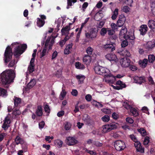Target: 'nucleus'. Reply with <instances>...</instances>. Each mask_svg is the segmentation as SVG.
Masks as SVG:
<instances>
[{
	"label": "nucleus",
	"mask_w": 155,
	"mask_h": 155,
	"mask_svg": "<svg viewBox=\"0 0 155 155\" xmlns=\"http://www.w3.org/2000/svg\"><path fill=\"white\" fill-rule=\"evenodd\" d=\"M94 70L96 73L104 76V80L106 82L109 84H113L114 82L115 78L111 74H108L107 72H109V70L105 68L100 66H97L95 67Z\"/></svg>",
	"instance_id": "nucleus-1"
},
{
	"label": "nucleus",
	"mask_w": 155,
	"mask_h": 155,
	"mask_svg": "<svg viewBox=\"0 0 155 155\" xmlns=\"http://www.w3.org/2000/svg\"><path fill=\"white\" fill-rule=\"evenodd\" d=\"M15 74L12 69L6 70L1 74V81L2 84L6 85L13 82Z\"/></svg>",
	"instance_id": "nucleus-2"
},
{
	"label": "nucleus",
	"mask_w": 155,
	"mask_h": 155,
	"mask_svg": "<svg viewBox=\"0 0 155 155\" xmlns=\"http://www.w3.org/2000/svg\"><path fill=\"white\" fill-rule=\"evenodd\" d=\"M13 53L12 48L10 46H8L5 49L4 54V60L5 63H7L10 61L8 66L12 67L15 64V60L11 61L12 58Z\"/></svg>",
	"instance_id": "nucleus-3"
},
{
	"label": "nucleus",
	"mask_w": 155,
	"mask_h": 155,
	"mask_svg": "<svg viewBox=\"0 0 155 155\" xmlns=\"http://www.w3.org/2000/svg\"><path fill=\"white\" fill-rule=\"evenodd\" d=\"M127 28L122 27L119 33V38L122 40V39L124 38L126 39L134 40L135 39L134 34L127 35Z\"/></svg>",
	"instance_id": "nucleus-4"
},
{
	"label": "nucleus",
	"mask_w": 155,
	"mask_h": 155,
	"mask_svg": "<svg viewBox=\"0 0 155 155\" xmlns=\"http://www.w3.org/2000/svg\"><path fill=\"white\" fill-rule=\"evenodd\" d=\"M27 48V45L25 44H23L21 46L18 45L14 48V51L13 52L14 55L17 58L25 52Z\"/></svg>",
	"instance_id": "nucleus-5"
},
{
	"label": "nucleus",
	"mask_w": 155,
	"mask_h": 155,
	"mask_svg": "<svg viewBox=\"0 0 155 155\" xmlns=\"http://www.w3.org/2000/svg\"><path fill=\"white\" fill-rule=\"evenodd\" d=\"M114 145L115 149L119 151L124 150L126 147L124 142L120 140L115 141L114 142Z\"/></svg>",
	"instance_id": "nucleus-6"
},
{
	"label": "nucleus",
	"mask_w": 155,
	"mask_h": 155,
	"mask_svg": "<svg viewBox=\"0 0 155 155\" xmlns=\"http://www.w3.org/2000/svg\"><path fill=\"white\" fill-rule=\"evenodd\" d=\"M97 34V31L96 29L91 30L89 32H86L85 34L86 37L88 39H93L96 38Z\"/></svg>",
	"instance_id": "nucleus-7"
},
{
	"label": "nucleus",
	"mask_w": 155,
	"mask_h": 155,
	"mask_svg": "<svg viewBox=\"0 0 155 155\" xmlns=\"http://www.w3.org/2000/svg\"><path fill=\"white\" fill-rule=\"evenodd\" d=\"M116 44L114 42H110L103 46L104 48L109 51H113L115 49Z\"/></svg>",
	"instance_id": "nucleus-8"
},
{
	"label": "nucleus",
	"mask_w": 155,
	"mask_h": 155,
	"mask_svg": "<svg viewBox=\"0 0 155 155\" xmlns=\"http://www.w3.org/2000/svg\"><path fill=\"white\" fill-rule=\"evenodd\" d=\"M116 84L118 86H115L112 85L111 86L115 90H122L123 88H125L126 87V84L121 81H118L116 83Z\"/></svg>",
	"instance_id": "nucleus-9"
},
{
	"label": "nucleus",
	"mask_w": 155,
	"mask_h": 155,
	"mask_svg": "<svg viewBox=\"0 0 155 155\" xmlns=\"http://www.w3.org/2000/svg\"><path fill=\"white\" fill-rule=\"evenodd\" d=\"M134 82L137 84H141L145 81V78L144 77H139L138 76H135L133 78Z\"/></svg>",
	"instance_id": "nucleus-10"
},
{
	"label": "nucleus",
	"mask_w": 155,
	"mask_h": 155,
	"mask_svg": "<svg viewBox=\"0 0 155 155\" xmlns=\"http://www.w3.org/2000/svg\"><path fill=\"white\" fill-rule=\"evenodd\" d=\"M11 122L10 118L8 116H7L5 118L4 123L2 127L4 129H7L9 126V124Z\"/></svg>",
	"instance_id": "nucleus-11"
},
{
	"label": "nucleus",
	"mask_w": 155,
	"mask_h": 155,
	"mask_svg": "<svg viewBox=\"0 0 155 155\" xmlns=\"http://www.w3.org/2000/svg\"><path fill=\"white\" fill-rule=\"evenodd\" d=\"M122 62L121 65L122 67L127 68L130 65V59L127 58H124L122 59Z\"/></svg>",
	"instance_id": "nucleus-12"
},
{
	"label": "nucleus",
	"mask_w": 155,
	"mask_h": 155,
	"mask_svg": "<svg viewBox=\"0 0 155 155\" xmlns=\"http://www.w3.org/2000/svg\"><path fill=\"white\" fill-rule=\"evenodd\" d=\"M139 31L141 35H144L146 34L148 30V27L146 25H143L140 27Z\"/></svg>",
	"instance_id": "nucleus-13"
},
{
	"label": "nucleus",
	"mask_w": 155,
	"mask_h": 155,
	"mask_svg": "<svg viewBox=\"0 0 155 155\" xmlns=\"http://www.w3.org/2000/svg\"><path fill=\"white\" fill-rule=\"evenodd\" d=\"M91 56L89 55L85 54L83 58V62L86 65H89L91 62Z\"/></svg>",
	"instance_id": "nucleus-14"
},
{
	"label": "nucleus",
	"mask_w": 155,
	"mask_h": 155,
	"mask_svg": "<svg viewBox=\"0 0 155 155\" xmlns=\"http://www.w3.org/2000/svg\"><path fill=\"white\" fill-rule=\"evenodd\" d=\"M77 140L73 137H68L66 140V143L68 145H73L77 143Z\"/></svg>",
	"instance_id": "nucleus-15"
},
{
	"label": "nucleus",
	"mask_w": 155,
	"mask_h": 155,
	"mask_svg": "<svg viewBox=\"0 0 155 155\" xmlns=\"http://www.w3.org/2000/svg\"><path fill=\"white\" fill-rule=\"evenodd\" d=\"M106 58L110 61H116L117 60V58L116 56L112 54H108L105 56Z\"/></svg>",
	"instance_id": "nucleus-16"
},
{
	"label": "nucleus",
	"mask_w": 155,
	"mask_h": 155,
	"mask_svg": "<svg viewBox=\"0 0 155 155\" xmlns=\"http://www.w3.org/2000/svg\"><path fill=\"white\" fill-rule=\"evenodd\" d=\"M36 84V80L34 79H31L27 84V88L28 89H30L32 88Z\"/></svg>",
	"instance_id": "nucleus-17"
},
{
	"label": "nucleus",
	"mask_w": 155,
	"mask_h": 155,
	"mask_svg": "<svg viewBox=\"0 0 155 155\" xmlns=\"http://www.w3.org/2000/svg\"><path fill=\"white\" fill-rule=\"evenodd\" d=\"M148 62V60L146 59H144L143 60H140L139 64L140 67L142 68H145L147 66Z\"/></svg>",
	"instance_id": "nucleus-18"
},
{
	"label": "nucleus",
	"mask_w": 155,
	"mask_h": 155,
	"mask_svg": "<svg viewBox=\"0 0 155 155\" xmlns=\"http://www.w3.org/2000/svg\"><path fill=\"white\" fill-rule=\"evenodd\" d=\"M71 28L69 26H66L65 27L62 28L61 30V31L62 35H65V32H67L69 34V31L70 30Z\"/></svg>",
	"instance_id": "nucleus-19"
},
{
	"label": "nucleus",
	"mask_w": 155,
	"mask_h": 155,
	"mask_svg": "<svg viewBox=\"0 0 155 155\" xmlns=\"http://www.w3.org/2000/svg\"><path fill=\"white\" fill-rule=\"evenodd\" d=\"M15 141L16 145H18L20 144L21 145L23 144L24 143V141L21 138L18 136H17L15 138Z\"/></svg>",
	"instance_id": "nucleus-20"
},
{
	"label": "nucleus",
	"mask_w": 155,
	"mask_h": 155,
	"mask_svg": "<svg viewBox=\"0 0 155 155\" xmlns=\"http://www.w3.org/2000/svg\"><path fill=\"white\" fill-rule=\"evenodd\" d=\"M36 113L37 116L41 117L42 116L43 114L42 111V107L41 105H39L37 107V109L36 110Z\"/></svg>",
	"instance_id": "nucleus-21"
},
{
	"label": "nucleus",
	"mask_w": 155,
	"mask_h": 155,
	"mask_svg": "<svg viewBox=\"0 0 155 155\" xmlns=\"http://www.w3.org/2000/svg\"><path fill=\"white\" fill-rule=\"evenodd\" d=\"M148 25L149 28L151 29H155V21L153 20H149L148 22Z\"/></svg>",
	"instance_id": "nucleus-22"
},
{
	"label": "nucleus",
	"mask_w": 155,
	"mask_h": 155,
	"mask_svg": "<svg viewBox=\"0 0 155 155\" xmlns=\"http://www.w3.org/2000/svg\"><path fill=\"white\" fill-rule=\"evenodd\" d=\"M75 65L76 68L78 69L83 70L85 68L84 65L79 62L78 61L75 62Z\"/></svg>",
	"instance_id": "nucleus-23"
},
{
	"label": "nucleus",
	"mask_w": 155,
	"mask_h": 155,
	"mask_svg": "<svg viewBox=\"0 0 155 155\" xmlns=\"http://www.w3.org/2000/svg\"><path fill=\"white\" fill-rule=\"evenodd\" d=\"M45 23V21L44 20H42L41 18H38L37 19V25L39 27H42Z\"/></svg>",
	"instance_id": "nucleus-24"
},
{
	"label": "nucleus",
	"mask_w": 155,
	"mask_h": 155,
	"mask_svg": "<svg viewBox=\"0 0 155 155\" xmlns=\"http://www.w3.org/2000/svg\"><path fill=\"white\" fill-rule=\"evenodd\" d=\"M124 18H121L119 17V19L117 22V24L118 27H121L122 26L124 23Z\"/></svg>",
	"instance_id": "nucleus-25"
},
{
	"label": "nucleus",
	"mask_w": 155,
	"mask_h": 155,
	"mask_svg": "<svg viewBox=\"0 0 155 155\" xmlns=\"http://www.w3.org/2000/svg\"><path fill=\"white\" fill-rule=\"evenodd\" d=\"M14 100V106L17 107L19 104L21 103V99L19 97H15Z\"/></svg>",
	"instance_id": "nucleus-26"
},
{
	"label": "nucleus",
	"mask_w": 155,
	"mask_h": 155,
	"mask_svg": "<svg viewBox=\"0 0 155 155\" xmlns=\"http://www.w3.org/2000/svg\"><path fill=\"white\" fill-rule=\"evenodd\" d=\"M110 131V129L108 124H106L103 127L102 133H106Z\"/></svg>",
	"instance_id": "nucleus-27"
},
{
	"label": "nucleus",
	"mask_w": 155,
	"mask_h": 155,
	"mask_svg": "<svg viewBox=\"0 0 155 155\" xmlns=\"http://www.w3.org/2000/svg\"><path fill=\"white\" fill-rule=\"evenodd\" d=\"M47 48H44L43 49L42 52L40 53V58H41L45 56L46 54L48 53V51L49 50H48V51Z\"/></svg>",
	"instance_id": "nucleus-28"
},
{
	"label": "nucleus",
	"mask_w": 155,
	"mask_h": 155,
	"mask_svg": "<svg viewBox=\"0 0 155 155\" xmlns=\"http://www.w3.org/2000/svg\"><path fill=\"white\" fill-rule=\"evenodd\" d=\"M118 14V10L117 8L115 9L113 12V14L111 16V18L113 20L115 19Z\"/></svg>",
	"instance_id": "nucleus-29"
},
{
	"label": "nucleus",
	"mask_w": 155,
	"mask_h": 155,
	"mask_svg": "<svg viewBox=\"0 0 155 155\" xmlns=\"http://www.w3.org/2000/svg\"><path fill=\"white\" fill-rule=\"evenodd\" d=\"M130 110L131 113H132L134 116L136 117L139 115V114L136 109L132 107Z\"/></svg>",
	"instance_id": "nucleus-30"
},
{
	"label": "nucleus",
	"mask_w": 155,
	"mask_h": 155,
	"mask_svg": "<svg viewBox=\"0 0 155 155\" xmlns=\"http://www.w3.org/2000/svg\"><path fill=\"white\" fill-rule=\"evenodd\" d=\"M7 91L6 90L0 88V96H6L7 95Z\"/></svg>",
	"instance_id": "nucleus-31"
},
{
	"label": "nucleus",
	"mask_w": 155,
	"mask_h": 155,
	"mask_svg": "<svg viewBox=\"0 0 155 155\" xmlns=\"http://www.w3.org/2000/svg\"><path fill=\"white\" fill-rule=\"evenodd\" d=\"M44 109L45 112L48 115L50 114V109L49 106L48 104H45L44 105Z\"/></svg>",
	"instance_id": "nucleus-32"
},
{
	"label": "nucleus",
	"mask_w": 155,
	"mask_h": 155,
	"mask_svg": "<svg viewBox=\"0 0 155 155\" xmlns=\"http://www.w3.org/2000/svg\"><path fill=\"white\" fill-rule=\"evenodd\" d=\"M108 124L109 127L110 128V131L112 130L116 129L117 128V126L116 124L115 123H112Z\"/></svg>",
	"instance_id": "nucleus-33"
},
{
	"label": "nucleus",
	"mask_w": 155,
	"mask_h": 155,
	"mask_svg": "<svg viewBox=\"0 0 155 155\" xmlns=\"http://www.w3.org/2000/svg\"><path fill=\"white\" fill-rule=\"evenodd\" d=\"M155 60V57L153 55L150 54L148 56V61L149 63H152Z\"/></svg>",
	"instance_id": "nucleus-34"
},
{
	"label": "nucleus",
	"mask_w": 155,
	"mask_h": 155,
	"mask_svg": "<svg viewBox=\"0 0 155 155\" xmlns=\"http://www.w3.org/2000/svg\"><path fill=\"white\" fill-rule=\"evenodd\" d=\"M66 94L67 92L65 91V90L62 89V91L61 92L60 95V96H61V97H60V99L61 100H63L64 97L66 95Z\"/></svg>",
	"instance_id": "nucleus-35"
},
{
	"label": "nucleus",
	"mask_w": 155,
	"mask_h": 155,
	"mask_svg": "<svg viewBox=\"0 0 155 155\" xmlns=\"http://www.w3.org/2000/svg\"><path fill=\"white\" fill-rule=\"evenodd\" d=\"M125 40H124L122 41L121 44V46L122 47L124 48L127 46L128 45V40L129 39H125Z\"/></svg>",
	"instance_id": "nucleus-36"
},
{
	"label": "nucleus",
	"mask_w": 155,
	"mask_h": 155,
	"mask_svg": "<svg viewBox=\"0 0 155 155\" xmlns=\"http://www.w3.org/2000/svg\"><path fill=\"white\" fill-rule=\"evenodd\" d=\"M93 49L91 47H88L86 50V52L87 53V54L90 56L92 54Z\"/></svg>",
	"instance_id": "nucleus-37"
},
{
	"label": "nucleus",
	"mask_w": 155,
	"mask_h": 155,
	"mask_svg": "<svg viewBox=\"0 0 155 155\" xmlns=\"http://www.w3.org/2000/svg\"><path fill=\"white\" fill-rule=\"evenodd\" d=\"M12 114L16 116L17 115H19L21 114V112L18 109H17L14 108L13 109Z\"/></svg>",
	"instance_id": "nucleus-38"
},
{
	"label": "nucleus",
	"mask_w": 155,
	"mask_h": 155,
	"mask_svg": "<svg viewBox=\"0 0 155 155\" xmlns=\"http://www.w3.org/2000/svg\"><path fill=\"white\" fill-rule=\"evenodd\" d=\"M92 145L97 147H101L102 146L103 144L98 141H95L93 142Z\"/></svg>",
	"instance_id": "nucleus-39"
},
{
	"label": "nucleus",
	"mask_w": 155,
	"mask_h": 155,
	"mask_svg": "<svg viewBox=\"0 0 155 155\" xmlns=\"http://www.w3.org/2000/svg\"><path fill=\"white\" fill-rule=\"evenodd\" d=\"M35 65H29L28 67V71L29 73H31L34 71Z\"/></svg>",
	"instance_id": "nucleus-40"
},
{
	"label": "nucleus",
	"mask_w": 155,
	"mask_h": 155,
	"mask_svg": "<svg viewBox=\"0 0 155 155\" xmlns=\"http://www.w3.org/2000/svg\"><path fill=\"white\" fill-rule=\"evenodd\" d=\"M51 37H48L46 40L45 44V48H48V45H49V42L51 40Z\"/></svg>",
	"instance_id": "nucleus-41"
},
{
	"label": "nucleus",
	"mask_w": 155,
	"mask_h": 155,
	"mask_svg": "<svg viewBox=\"0 0 155 155\" xmlns=\"http://www.w3.org/2000/svg\"><path fill=\"white\" fill-rule=\"evenodd\" d=\"M76 78L78 80L79 82L81 83L83 82L84 78V76L82 75H78L76 76Z\"/></svg>",
	"instance_id": "nucleus-42"
},
{
	"label": "nucleus",
	"mask_w": 155,
	"mask_h": 155,
	"mask_svg": "<svg viewBox=\"0 0 155 155\" xmlns=\"http://www.w3.org/2000/svg\"><path fill=\"white\" fill-rule=\"evenodd\" d=\"M107 32V30L106 28H102L100 31V34L102 36H104Z\"/></svg>",
	"instance_id": "nucleus-43"
},
{
	"label": "nucleus",
	"mask_w": 155,
	"mask_h": 155,
	"mask_svg": "<svg viewBox=\"0 0 155 155\" xmlns=\"http://www.w3.org/2000/svg\"><path fill=\"white\" fill-rule=\"evenodd\" d=\"M101 120L104 122H107L109 121L110 117L108 115H105L101 118Z\"/></svg>",
	"instance_id": "nucleus-44"
},
{
	"label": "nucleus",
	"mask_w": 155,
	"mask_h": 155,
	"mask_svg": "<svg viewBox=\"0 0 155 155\" xmlns=\"http://www.w3.org/2000/svg\"><path fill=\"white\" fill-rule=\"evenodd\" d=\"M137 131L143 135H145L146 134V131L143 128H140V129H137Z\"/></svg>",
	"instance_id": "nucleus-45"
},
{
	"label": "nucleus",
	"mask_w": 155,
	"mask_h": 155,
	"mask_svg": "<svg viewBox=\"0 0 155 155\" xmlns=\"http://www.w3.org/2000/svg\"><path fill=\"white\" fill-rule=\"evenodd\" d=\"M123 106L125 108L128 109H130V108L132 107L128 104L126 102H124L123 104Z\"/></svg>",
	"instance_id": "nucleus-46"
},
{
	"label": "nucleus",
	"mask_w": 155,
	"mask_h": 155,
	"mask_svg": "<svg viewBox=\"0 0 155 155\" xmlns=\"http://www.w3.org/2000/svg\"><path fill=\"white\" fill-rule=\"evenodd\" d=\"M118 25H117V24L116 25V24L114 23H112L111 24V27L112 28V30H113L114 31L115 30H117L118 28Z\"/></svg>",
	"instance_id": "nucleus-47"
},
{
	"label": "nucleus",
	"mask_w": 155,
	"mask_h": 155,
	"mask_svg": "<svg viewBox=\"0 0 155 155\" xmlns=\"http://www.w3.org/2000/svg\"><path fill=\"white\" fill-rule=\"evenodd\" d=\"M71 124L70 123L67 122L65 124L64 126V128L66 130H69L71 127Z\"/></svg>",
	"instance_id": "nucleus-48"
},
{
	"label": "nucleus",
	"mask_w": 155,
	"mask_h": 155,
	"mask_svg": "<svg viewBox=\"0 0 155 155\" xmlns=\"http://www.w3.org/2000/svg\"><path fill=\"white\" fill-rule=\"evenodd\" d=\"M54 42V39L52 38L50 41L49 46H48L49 50H51L52 49V47Z\"/></svg>",
	"instance_id": "nucleus-49"
},
{
	"label": "nucleus",
	"mask_w": 155,
	"mask_h": 155,
	"mask_svg": "<svg viewBox=\"0 0 155 155\" xmlns=\"http://www.w3.org/2000/svg\"><path fill=\"white\" fill-rule=\"evenodd\" d=\"M137 149V151L138 152H141V153H144V148H142V146L141 147L139 146L137 148H136Z\"/></svg>",
	"instance_id": "nucleus-50"
},
{
	"label": "nucleus",
	"mask_w": 155,
	"mask_h": 155,
	"mask_svg": "<svg viewBox=\"0 0 155 155\" xmlns=\"http://www.w3.org/2000/svg\"><path fill=\"white\" fill-rule=\"evenodd\" d=\"M134 142V146L136 148H137L139 146L141 147V144L140 142L138 141L137 140L136 141H135Z\"/></svg>",
	"instance_id": "nucleus-51"
},
{
	"label": "nucleus",
	"mask_w": 155,
	"mask_h": 155,
	"mask_svg": "<svg viewBox=\"0 0 155 155\" xmlns=\"http://www.w3.org/2000/svg\"><path fill=\"white\" fill-rule=\"evenodd\" d=\"M129 8L128 6H125L123 7V10L124 12L127 13L129 12Z\"/></svg>",
	"instance_id": "nucleus-52"
},
{
	"label": "nucleus",
	"mask_w": 155,
	"mask_h": 155,
	"mask_svg": "<svg viewBox=\"0 0 155 155\" xmlns=\"http://www.w3.org/2000/svg\"><path fill=\"white\" fill-rule=\"evenodd\" d=\"M133 2V0H126L125 1L126 4L128 5H129L130 6H132V4Z\"/></svg>",
	"instance_id": "nucleus-53"
},
{
	"label": "nucleus",
	"mask_w": 155,
	"mask_h": 155,
	"mask_svg": "<svg viewBox=\"0 0 155 155\" xmlns=\"http://www.w3.org/2000/svg\"><path fill=\"white\" fill-rule=\"evenodd\" d=\"M85 98L87 101H90L91 100V96L90 94H87L85 96Z\"/></svg>",
	"instance_id": "nucleus-54"
},
{
	"label": "nucleus",
	"mask_w": 155,
	"mask_h": 155,
	"mask_svg": "<svg viewBox=\"0 0 155 155\" xmlns=\"http://www.w3.org/2000/svg\"><path fill=\"white\" fill-rule=\"evenodd\" d=\"M86 151L91 155H95L96 154V152L93 150H90L86 149Z\"/></svg>",
	"instance_id": "nucleus-55"
},
{
	"label": "nucleus",
	"mask_w": 155,
	"mask_h": 155,
	"mask_svg": "<svg viewBox=\"0 0 155 155\" xmlns=\"http://www.w3.org/2000/svg\"><path fill=\"white\" fill-rule=\"evenodd\" d=\"M148 80L150 84H153L154 82L153 81L152 78L151 76H150L148 78Z\"/></svg>",
	"instance_id": "nucleus-56"
},
{
	"label": "nucleus",
	"mask_w": 155,
	"mask_h": 155,
	"mask_svg": "<svg viewBox=\"0 0 155 155\" xmlns=\"http://www.w3.org/2000/svg\"><path fill=\"white\" fill-rule=\"evenodd\" d=\"M130 69L133 71H135L137 69V68L134 65H130L129 66Z\"/></svg>",
	"instance_id": "nucleus-57"
},
{
	"label": "nucleus",
	"mask_w": 155,
	"mask_h": 155,
	"mask_svg": "<svg viewBox=\"0 0 155 155\" xmlns=\"http://www.w3.org/2000/svg\"><path fill=\"white\" fill-rule=\"evenodd\" d=\"M126 120L127 122L130 124H132L134 122L133 120L130 117H128L126 118Z\"/></svg>",
	"instance_id": "nucleus-58"
},
{
	"label": "nucleus",
	"mask_w": 155,
	"mask_h": 155,
	"mask_svg": "<svg viewBox=\"0 0 155 155\" xmlns=\"http://www.w3.org/2000/svg\"><path fill=\"white\" fill-rule=\"evenodd\" d=\"M45 125V123L43 121H42L39 124V127L41 129L44 128Z\"/></svg>",
	"instance_id": "nucleus-59"
},
{
	"label": "nucleus",
	"mask_w": 155,
	"mask_h": 155,
	"mask_svg": "<svg viewBox=\"0 0 155 155\" xmlns=\"http://www.w3.org/2000/svg\"><path fill=\"white\" fill-rule=\"evenodd\" d=\"M142 110L146 114H148H148H149V112L148 111V108L144 106V107H143L142 108Z\"/></svg>",
	"instance_id": "nucleus-60"
},
{
	"label": "nucleus",
	"mask_w": 155,
	"mask_h": 155,
	"mask_svg": "<svg viewBox=\"0 0 155 155\" xmlns=\"http://www.w3.org/2000/svg\"><path fill=\"white\" fill-rule=\"evenodd\" d=\"M112 117L115 120H117L118 118V115L115 112L113 113L112 114Z\"/></svg>",
	"instance_id": "nucleus-61"
},
{
	"label": "nucleus",
	"mask_w": 155,
	"mask_h": 155,
	"mask_svg": "<svg viewBox=\"0 0 155 155\" xmlns=\"http://www.w3.org/2000/svg\"><path fill=\"white\" fill-rule=\"evenodd\" d=\"M107 34L109 35H113L115 33V31L113 30L110 29L107 30Z\"/></svg>",
	"instance_id": "nucleus-62"
},
{
	"label": "nucleus",
	"mask_w": 155,
	"mask_h": 155,
	"mask_svg": "<svg viewBox=\"0 0 155 155\" xmlns=\"http://www.w3.org/2000/svg\"><path fill=\"white\" fill-rule=\"evenodd\" d=\"M58 54L57 52L56 51H54L52 54L51 59L53 60L57 56Z\"/></svg>",
	"instance_id": "nucleus-63"
},
{
	"label": "nucleus",
	"mask_w": 155,
	"mask_h": 155,
	"mask_svg": "<svg viewBox=\"0 0 155 155\" xmlns=\"http://www.w3.org/2000/svg\"><path fill=\"white\" fill-rule=\"evenodd\" d=\"M71 94L73 96H76L78 95V92L76 90L73 89L71 92Z\"/></svg>",
	"instance_id": "nucleus-64"
}]
</instances>
